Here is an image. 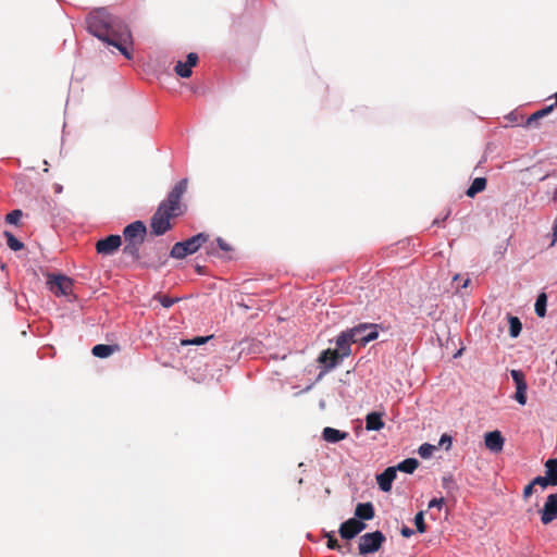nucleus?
<instances>
[{"label":"nucleus","mask_w":557,"mask_h":557,"mask_svg":"<svg viewBox=\"0 0 557 557\" xmlns=\"http://www.w3.org/2000/svg\"><path fill=\"white\" fill-rule=\"evenodd\" d=\"M87 30L101 41L115 47L126 59H132V33L126 23L107 8H95L86 16Z\"/></svg>","instance_id":"obj_1"},{"label":"nucleus","mask_w":557,"mask_h":557,"mask_svg":"<svg viewBox=\"0 0 557 557\" xmlns=\"http://www.w3.org/2000/svg\"><path fill=\"white\" fill-rule=\"evenodd\" d=\"M209 236L205 233H198L190 238L177 242L173 245L170 256L174 259H184L188 255H193L208 240Z\"/></svg>","instance_id":"obj_2"},{"label":"nucleus","mask_w":557,"mask_h":557,"mask_svg":"<svg viewBox=\"0 0 557 557\" xmlns=\"http://www.w3.org/2000/svg\"><path fill=\"white\" fill-rule=\"evenodd\" d=\"M187 178H183L176 183L159 206L169 210L171 213H175L178 216L182 215L185 207L181 203V199L187 190Z\"/></svg>","instance_id":"obj_3"},{"label":"nucleus","mask_w":557,"mask_h":557,"mask_svg":"<svg viewBox=\"0 0 557 557\" xmlns=\"http://www.w3.org/2000/svg\"><path fill=\"white\" fill-rule=\"evenodd\" d=\"M379 325L374 323H360L351 329H348L350 338L352 337L355 343L366 345L379 336Z\"/></svg>","instance_id":"obj_4"},{"label":"nucleus","mask_w":557,"mask_h":557,"mask_svg":"<svg viewBox=\"0 0 557 557\" xmlns=\"http://www.w3.org/2000/svg\"><path fill=\"white\" fill-rule=\"evenodd\" d=\"M175 216V213L159 206L150 221L151 233L156 236L165 234L172 227L170 220Z\"/></svg>","instance_id":"obj_5"},{"label":"nucleus","mask_w":557,"mask_h":557,"mask_svg":"<svg viewBox=\"0 0 557 557\" xmlns=\"http://www.w3.org/2000/svg\"><path fill=\"white\" fill-rule=\"evenodd\" d=\"M385 540V535L379 530L361 535L358 545L359 554L366 556L377 552Z\"/></svg>","instance_id":"obj_6"},{"label":"nucleus","mask_w":557,"mask_h":557,"mask_svg":"<svg viewBox=\"0 0 557 557\" xmlns=\"http://www.w3.org/2000/svg\"><path fill=\"white\" fill-rule=\"evenodd\" d=\"M47 285L55 296H67L72 293L73 281L63 274H49Z\"/></svg>","instance_id":"obj_7"},{"label":"nucleus","mask_w":557,"mask_h":557,"mask_svg":"<svg viewBox=\"0 0 557 557\" xmlns=\"http://www.w3.org/2000/svg\"><path fill=\"white\" fill-rule=\"evenodd\" d=\"M122 245V238L120 235L111 234L104 238L99 239L96 243V250L99 255L111 256Z\"/></svg>","instance_id":"obj_8"},{"label":"nucleus","mask_w":557,"mask_h":557,"mask_svg":"<svg viewBox=\"0 0 557 557\" xmlns=\"http://www.w3.org/2000/svg\"><path fill=\"white\" fill-rule=\"evenodd\" d=\"M147 234V227L143 221H135L126 225L123 231L125 242H136L143 244Z\"/></svg>","instance_id":"obj_9"},{"label":"nucleus","mask_w":557,"mask_h":557,"mask_svg":"<svg viewBox=\"0 0 557 557\" xmlns=\"http://www.w3.org/2000/svg\"><path fill=\"white\" fill-rule=\"evenodd\" d=\"M510 375L516 384V393H515V400L520 405L527 404V389L528 384L525 382V377L522 371L520 370H511Z\"/></svg>","instance_id":"obj_10"},{"label":"nucleus","mask_w":557,"mask_h":557,"mask_svg":"<svg viewBox=\"0 0 557 557\" xmlns=\"http://www.w3.org/2000/svg\"><path fill=\"white\" fill-rule=\"evenodd\" d=\"M541 521L547 525L557 518V493L549 494L540 510Z\"/></svg>","instance_id":"obj_11"},{"label":"nucleus","mask_w":557,"mask_h":557,"mask_svg":"<svg viewBox=\"0 0 557 557\" xmlns=\"http://www.w3.org/2000/svg\"><path fill=\"white\" fill-rule=\"evenodd\" d=\"M364 529V522L357 520L356 518H350L341 524L339 534L345 540H351Z\"/></svg>","instance_id":"obj_12"},{"label":"nucleus","mask_w":557,"mask_h":557,"mask_svg":"<svg viewBox=\"0 0 557 557\" xmlns=\"http://www.w3.org/2000/svg\"><path fill=\"white\" fill-rule=\"evenodd\" d=\"M199 58L197 55V53L195 52H190L187 54V59L185 62L183 61H177V63L175 64L174 66V71L175 73L182 77V78H188L191 76L193 74V71L191 69L194 66H196L197 62H198Z\"/></svg>","instance_id":"obj_13"},{"label":"nucleus","mask_w":557,"mask_h":557,"mask_svg":"<svg viewBox=\"0 0 557 557\" xmlns=\"http://www.w3.org/2000/svg\"><path fill=\"white\" fill-rule=\"evenodd\" d=\"M354 343L355 341L352 337L350 338V333L348 330L343 331L335 339L336 348L334 350L338 352L342 358H347L351 354L350 345Z\"/></svg>","instance_id":"obj_14"},{"label":"nucleus","mask_w":557,"mask_h":557,"mask_svg":"<svg viewBox=\"0 0 557 557\" xmlns=\"http://www.w3.org/2000/svg\"><path fill=\"white\" fill-rule=\"evenodd\" d=\"M343 360H344V358H342V356L338 352H336L334 349L323 350L318 358V361L324 366L326 371L334 369Z\"/></svg>","instance_id":"obj_15"},{"label":"nucleus","mask_w":557,"mask_h":557,"mask_svg":"<svg viewBox=\"0 0 557 557\" xmlns=\"http://www.w3.org/2000/svg\"><path fill=\"white\" fill-rule=\"evenodd\" d=\"M396 478V468L388 467L382 473L376 475V482L383 492H389L392 490L393 481Z\"/></svg>","instance_id":"obj_16"},{"label":"nucleus","mask_w":557,"mask_h":557,"mask_svg":"<svg viewBox=\"0 0 557 557\" xmlns=\"http://www.w3.org/2000/svg\"><path fill=\"white\" fill-rule=\"evenodd\" d=\"M484 441L485 446L493 453H498L504 447V437L499 431L487 432Z\"/></svg>","instance_id":"obj_17"},{"label":"nucleus","mask_w":557,"mask_h":557,"mask_svg":"<svg viewBox=\"0 0 557 557\" xmlns=\"http://www.w3.org/2000/svg\"><path fill=\"white\" fill-rule=\"evenodd\" d=\"M357 520H371L374 517V507L371 503H359L355 509Z\"/></svg>","instance_id":"obj_18"},{"label":"nucleus","mask_w":557,"mask_h":557,"mask_svg":"<svg viewBox=\"0 0 557 557\" xmlns=\"http://www.w3.org/2000/svg\"><path fill=\"white\" fill-rule=\"evenodd\" d=\"M322 437L329 443H338L339 441L347 438L348 433L331 426H326L323 429Z\"/></svg>","instance_id":"obj_19"},{"label":"nucleus","mask_w":557,"mask_h":557,"mask_svg":"<svg viewBox=\"0 0 557 557\" xmlns=\"http://www.w3.org/2000/svg\"><path fill=\"white\" fill-rule=\"evenodd\" d=\"M384 428V422L382 420V413L372 411L366 417V429L368 431H380Z\"/></svg>","instance_id":"obj_20"},{"label":"nucleus","mask_w":557,"mask_h":557,"mask_svg":"<svg viewBox=\"0 0 557 557\" xmlns=\"http://www.w3.org/2000/svg\"><path fill=\"white\" fill-rule=\"evenodd\" d=\"M119 345L98 344L92 347L91 352L95 357L108 358L113 352L119 351Z\"/></svg>","instance_id":"obj_21"},{"label":"nucleus","mask_w":557,"mask_h":557,"mask_svg":"<svg viewBox=\"0 0 557 557\" xmlns=\"http://www.w3.org/2000/svg\"><path fill=\"white\" fill-rule=\"evenodd\" d=\"M549 482L552 486L557 485V459L556 458H549L545 462V475H544Z\"/></svg>","instance_id":"obj_22"},{"label":"nucleus","mask_w":557,"mask_h":557,"mask_svg":"<svg viewBox=\"0 0 557 557\" xmlns=\"http://www.w3.org/2000/svg\"><path fill=\"white\" fill-rule=\"evenodd\" d=\"M442 487L446 491L448 496H454L459 490V486L451 473H446L442 476Z\"/></svg>","instance_id":"obj_23"},{"label":"nucleus","mask_w":557,"mask_h":557,"mask_svg":"<svg viewBox=\"0 0 557 557\" xmlns=\"http://www.w3.org/2000/svg\"><path fill=\"white\" fill-rule=\"evenodd\" d=\"M486 183L487 182L485 177L474 178L469 188L467 189L466 195L470 198H473L475 195L485 189Z\"/></svg>","instance_id":"obj_24"},{"label":"nucleus","mask_w":557,"mask_h":557,"mask_svg":"<svg viewBox=\"0 0 557 557\" xmlns=\"http://www.w3.org/2000/svg\"><path fill=\"white\" fill-rule=\"evenodd\" d=\"M419 461L416 458H407L399 462L395 468L396 472L401 471L408 474H411L414 472V470L418 468Z\"/></svg>","instance_id":"obj_25"},{"label":"nucleus","mask_w":557,"mask_h":557,"mask_svg":"<svg viewBox=\"0 0 557 557\" xmlns=\"http://www.w3.org/2000/svg\"><path fill=\"white\" fill-rule=\"evenodd\" d=\"M509 323V335L512 338H517L522 331V323L518 317L508 315Z\"/></svg>","instance_id":"obj_26"},{"label":"nucleus","mask_w":557,"mask_h":557,"mask_svg":"<svg viewBox=\"0 0 557 557\" xmlns=\"http://www.w3.org/2000/svg\"><path fill=\"white\" fill-rule=\"evenodd\" d=\"M141 245L143 244L136 242H125L123 252L126 256H131L134 260H138L140 258L139 250Z\"/></svg>","instance_id":"obj_27"},{"label":"nucleus","mask_w":557,"mask_h":557,"mask_svg":"<svg viewBox=\"0 0 557 557\" xmlns=\"http://www.w3.org/2000/svg\"><path fill=\"white\" fill-rule=\"evenodd\" d=\"M546 306H547V295L545 293L539 294V296L535 300L534 309H535V313L540 318H544L546 315Z\"/></svg>","instance_id":"obj_28"},{"label":"nucleus","mask_w":557,"mask_h":557,"mask_svg":"<svg viewBox=\"0 0 557 557\" xmlns=\"http://www.w3.org/2000/svg\"><path fill=\"white\" fill-rule=\"evenodd\" d=\"M554 109V106H547L533 114H531L527 120V125L532 126L534 123H536L540 119L548 115Z\"/></svg>","instance_id":"obj_29"},{"label":"nucleus","mask_w":557,"mask_h":557,"mask_svg":"<svg viewBox=\"0 0 557 557\" xmlns=\"http://www.w3.org/2000/svg\"><path fill=\"white\" fill-rule=\"evenodd\" d=\"M4 237L7 238V245L11 250L18 251L24 248V244L9 231L4 232Z\"/></svg>","instance_id":"obj_30"},{"label":"nucleus","mask_w":557,"mask_h":557,"mask_svg":"<svg viewBox=\"0 0 557 557\" xmlns=\"http://www.w3.org/2000/svg\"><path fill=\"white\" fill-rule=\"evenodd\" d=\"M436 448H437V446H435V445L424 443L419 447L418 454L420 455L421 458L428 459V458L432 457V455Z\"/></svg>","instance_id":"obj_31"},{"label":"nucleus","mask_w":557,"mask_h":557,"mask_svg":"<svg viewBox=\"0 0 557 557\" xmlns=\"http://www.w3.org/2000/svg\"><path fill=\"white\" fill-rule=\"evenodd\" d=\"M23 212L20 209L12 210L5 215V222L9 224L17 225Z\"/></svg>","instance_id":"obj_32"},{"label":"nucleus","mask_w":557,"mask_h":557,"mask_svg":"<svg viewBox=\"0 0 557 557\" xmlns=\"http://www.w3.org/2000/svg\"><path fill=\"white\" fill-rule=\"evenodd\" d=\"M414 524H416L417 531L419 533H424L425 532L426 525H425V522H424V513H423V511H419L416 515V517H414Z\"/></svg>","instance_id":"obj_33"},{"label":"nucleus","mask_w":557,"mask_h":557,"mask_svg":"<svg viewBox=\"0 0 557 557\" xmlns=\"http://www.w3.org/2000/svg\"><path fill=\"white\" fill-rule=\"evenodd\" d=\"M451 444H453V438L450 435H448L447 433H444L440 441H438V447H443L446 451H448L451 447Z\"/></svg>","instance_id":"obj_34"},{"label":"nucleus","mask_w":557,"mask_h":557,"mask_svg":"<svg viewBox=\"0 0 557 557\" xmlns=\"http://www.w3.org/2000/svg\"><path fill=\"white\" fill-rule=\"evenodd\" d=\"M325 537H327L326 545L330 549H339L341 546L332 532H325Z\"/></svg>","instance_id":"obj_35"},{"label":"nucleus","mask_w":557,"mask_h":557,"mask_svg":"<svg viewBox=\"0 0 557 557\" xmlns=\"http://www.w3.org/2000/svg\"><path fill=\"white\" fill-rule=\"evenodd\" d=\"M177 299H174L170 296H166V295H161L159 296V301L160 304L162 305L163 308H170L172 307L175 302H176Z\"/></svg>","instance_id":"obj_36"},{"label":"nucleus","mask_w":557,"mask_h":557,"mask_svg":"<svg viewBox=\"0 0 557 557\" xmlns=\"http://www.w3.org/2000/svg\"><path fill=\"white\" fill-rule=\"evenodd\" d=\"M210 338H212V335L210 336H197L194 337L191 341L183 342V344H190V345H202L207 343Z\"/></svg>","instance_id":"obj_37"},{"label":"nucleus","mask_w":557,"mask_h":557,"mask_svg":"<svg viewBox=\"0 0 557 557\" xmlns=\"http://www.w3.org/2000/svg\"><path fill=\"white\" fill-rule=\"evenodd\" d=\"M533 484L536 486H541L542 488H546L547 486H552L550 485V482L545 478V476H535L533 480H532Z\"/></svg>","instance_id":"obj_38"},{"label":"nucleus","mask_w":557,"mask_h":557,"mask_svg":"<svg viewBox=\"0 0 557 557\" xmlns=\"http://www.w3.org/2000/svg\"><path fill=\"white\" fill-rule=\"evenodd\" d=\"M216 245L221 250L226 251V252L231 251V249H232L231 246L221 237L216 238Z\"/></svg>","instance_id":"obj_39"},{"label":"nucleus","mask_w":557,"mask_h":557,"mask_svg":"<svg viewBox=\"0 0 557 557\" xmlns=\"http://www.w3.org/2000/svg\"><path fill=\"white\" fill-rule=\"evenodd\" d=\"M444 504V498H433L429 502V508L441 509Z\"/></svg>","instance_id":"obj_40"},{"label":"nucleus","mask_w":557,"mask_h":557,"mask_svg":"<svg viewBox=\"0 0 557 557\" xmlns=\"http://www.w3.org/2000/svg\"><path fill=\"white\" fill-rule=\"evenodd\" d=\"M534 486L535 485L533 484L532 481L528 485L524 486V490H523L524 498H529L533 494Z\"/></svg>","instance_id":"obj_41"},{"label":"nucleus","mask_w":557,"mask_h":557,"mask_svg":"<svg viewBox=\"0 0 557 557\" xmlns=\"http://www.w3.org/2000/svg\"><path fill=\"white\" fill-rule=\"evenodd\" d=\"M449 215H450V210H447V212L442 218L434 219L433 225L440 226L444 221H446L448 219Z\"/></svg>","instance_id":"obj_42"},{"label":"nucleus","mask_w":557,"mask_h":557,"mask_svg":"<svg viewBox=\"0 0 557 557\" xmlns=\"http://www.w3.org/2000/svg\"><path fill=\"white\" fill-rule=\"evenodd\" d=\"M400 533L404 537H410L414 534V531L411 528L404 525Z\"/></svg>","instance_id":"obj_43"},{"label":"nucleus","mask_w":557,"mask_h":557,"mask_svg":"<svg viewBox=\"0 0 557 557\" xmlns=\"http://www.w3.org/2000/svg\"><path fill=\"white\" fill-rule=\"evenodd\" d=\"M556 243H557V223H555V225H554L550 246H554Z\"/></svg>","instance_id":"obj_44"},{"label":"nucleus","mask_w":557,"mask_h":557,"mask_svg":"<svg viewBox=\"0 0 557 557\" xmlns=\"http://www.w3.org/2000/svg\"><path fill=\"white\" fill-rule=\"evenodd\" d=\"M552 106L557 107V92L555 94V103H553Z\"/></svg>","instance_id":"obj_45"},{"label":"nucleus","mask_w":557,"mask_h":557,"mask_svg":"<svg viewBox=\"0 0 557 557\" xmlns=\"http://www.w3.org/2000/svg\"><path fill=\"white\" fill-rule=\"evenodd\" d=\"M55 190H57V193H60V191L62 190V186L58 185V186L55 187Z\"/></svg>","instance_id":"obj_46"},{"label":"nucleus","mask_w":557,"mask_h":557,"mask_svg":"<svg viewBox=\"0 0 557 557\" xmlns=\"http://www.w3.org/2000/svg\"><path fill=\"white\" fill-rule=\"evenodd\" d=\"M468 282L469 280H467L465 283H463V287H466L468 285Z\"/></svg>","instance_id":"obj_47"},{"label":"nucleus","mask_w":557,"mask_h":557,"mask_svg":"<svg viewBox=\"0 0 557 557\" xmlns=\"http://www.w3.org/2000/svg\"><path fill=\"white\" fill-rule=\"evenodd\" d=\"M555 197H557V189L555 190Z\"/></svg>","instance_id":"obj_48"},{"label":"nucleus","mask_w":557,"mask_h":557,"mask_svg":"<svg viewBox=\"0 0 557 557\" xmlns=\"http://www.w3.org/2000/svg\"><path fill=\"white\" fill-rule=\"evenodd\" d=\"M556 366H557V358H556Z\"/></svg>","instance_id":"obj_49"}]
</instances>
